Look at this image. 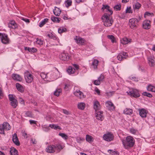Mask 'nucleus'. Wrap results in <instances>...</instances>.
I'll return each instance as SVG.
<instances>
[{
  "label": "nucleus",
  "instance_id": "6e6552de",
  "mask_svg": "<svg viewBox=\"0 0 155 155\" xmlns=\"http://www.w3.org/2000/svg\"><path fill=\"white\" fill-rule=\"evenodd\" d=\"M1 40L2 43L5 44H9L10 42V40L8 38V35L5 34L2 35Z\"/></svg>",
  "mask_w": 155,
  "mask_h": 155
},
{
  "label": "nucleus",
  "instance_id": "2f4dec72",
  "mask_svg": "<svg viewBox=\"0 0 155 155\" xmlns=\"http://www.w3.org/2000/svg\"><path fill=\"white\" fill-rule=\"evenodd\" d=\"M49 127H50L52 129H54V130H57L58 129L59 130H61V128L59 126L57 125L56 124H50L49 125Z\"/></svg>",
  "mask_w": 155,
  "mask_h": 155
},
{
  "label": "nucleus",
  "instance_id": "473e14b6",
  "mask_svg": "<svg viewBox=\"0 0 155 155\" xmlns=\"http://www.w3.org/2000/svg\"><path fill=\"white\" fill-rule=\"evenodd\" d=\"M147 88L148 91L155 92V87L151 84L147 86Z\"/></svg>",
  "mask_w": 155,
  "mask_h": 155
},
{
  "label": "nucleus",
  "instance_id": "4be33fe9",
  "mask_svg": "<svg viewBox=\"0 0 155 155\" xmlns=\"http://www.w3.org/2000/svg\"><path fill=\"white\" fill-rule=\"evenodd\" d=\"M53 12L54 15L57 16H59L61 12V10L59 8L56 7Z\"/></svg>",
  "mask_w": 155,
  "mask_h": 155
},
{
  "label": "nucleus",
  "instance_id": "37998d69",
  "mask_svg": "<svg viewBox=\"0 0 155 155\" xmlns=\"http://www.w3.org/2000/svg\"><path fill=\"white\" fill-rule=\"evenodd\" d=\"M61 92V89H57L54 93V94L57 96H58L59 95V94Z\"/></svg>",
  "mask_w": 155,
  "mask_h": 155
},
{
  "label": "nucleus",
  "instance_id": "a19ab883",
  "mask_svg": "<svg viewBox=\"0 0 155 155\" xmlns=\"http://www.w3.org/2000/svg\"><path fill=\"white\" fill-rule=\"evenodd\" d=\"M58 31L59 33L61 34L62 33L66 32L67 29L63 27H60V28L58 29Z\"/></svg>",
  "mask_w": 155,
  "mask_h": 155
},
{
  "label": "nucleus",
  "instance_id": "dca6fc26",
  "mask_svg": "<svg viewBox=\"0 0 155 155\" xmlns=\"http://www.w3.org/2000/svg\"><path fill=\"white\" fill-rule=\"evenodd\" d=\"M74 94L80 99H81L85 97L83 93L79 90H76L74 93Z\"/></svg>",
  "mask_w": 155,
  "mask_h": 155
},
{
  "label": "nucleus",
  "instance_id": "0eeeda50",
  "mask_svg": "<svg viewBox=\"0 0 155 155\" xmlns=\"http://www.w3.org/2000/svg\"><path fill=\"white\" fill-rule=\"evenodd\" d=\"M103 138L106 141H110L113 140L114 136L112 134L109 133L104 134L103 136Z\"/></svg>",
  "mask_w": 155,
  "mask_h": 155
},
{
  "label": "nucleus",
  "instance_id": "cd10ccee",
  "mask_svg": "<svg viewBox=\"0 0 155 155\" xmlns=\"http://www.w3.org/2000/svg\"><path fill=\"white\" fill-rule=\"evenodd\" d=\"M67 72L70 74H73L75 71V68H73L71 67H69L67 69Z\"/></svg>",
  "mask_w": 155,
  "mask_h": 155
},
{
  "label": "nucleus",
  "instance_id": "c756f323",
  "mask_svg": "<svg viewBox=\"0 0 155 155\" xmlns=\"http://www.w3.org/2000/svg\"><path fill=\"white\" fill-rule=\"evenodd\" d=\"M85 106V104L84 102H80L78 103V108L79 109L83 110L84 109Z\"/></svg>",
  "mask_w": 155,
  "mask_h": 155
},
{
  "label": "nucleus",
  "instance_id": "5fc2aeb1",
  "mask_svg": "<svg viewBox=\"0 0 155 155\" xmlns=\"http://www.w3.org/2000/svg\"><path fill=\"white\" fill-rule=\"evenodd\" d=\"M40 76L44 80L46 79L47 75L44 73H41L40 74Z\"/></svg>",
  "mask_w": 155,
  "mask_h": 155
},
{
  "label": "nucleus",
  "instance_id": "338daca9",
  "mask_svg": "<svg viewBox=\"0 0 155 155\" xmlns=\"http://www.w3.org/2000/svg\"><path fill=\"white\" fill-rule=\"evenodd\" d=\"M19 102L21 104H24V100L21 97H19Z\"/></svg>",
  "mask_w": 155,
  "mask_h": 155
},
{
  "label": "nucleus",
  "instance_id": "20e7f679",
  "mask_svg": "<svg viewBox=\"0 0 155 155\" xmlns=\"http://www.w3.org/2000/svg\"><path fill=\"white\" fill-rule=\"evenodd\" d=\"M127 94L131 97L137 98L140 96L139 91L135 89L131 88L127 91Z\"/></svg>",
  "mask_w": 155,
  "mask_h": 155
},
{
  "label": "nucleus",
  "instance_id": "a18cd8bd",
  "mask_svg": "<svg viewBox=\"0 0 155 155\" xmlns=\"http://www.w3.org/2000/svg\"><path fill=\"white\" fill-rule=\"evenodd\" d=\"M59 135L64 139L66 140L68 138V136L64 133H60Z\"/></svg>",
  "mask_w": 155,
  "mask_h": 155
},
{
  "label": "nucleus",
  "instance_id": "f8f14e48",
  "mask_svg": "<svg viewBox=\"0 0 155 155\" xmlns=\"http://www.w3.org/2000/svg\"><path fill=\"white\" fill-rule=\"evenodd\" d=\"M60 58L64 61L68 60L70 58V56L67 53H63L59 55Z\"/></svg>",
  "mask_w": 155,
  "mask_h": 155
},
{
  "label": "nucleus",
  "instance_id": "f03ea898",
  "mask_svg": "<svg viewBox=\"0 0 155 155\" xmlns=\"http://www.w3.org/2000/svg\"><path fill=\"white\" fill-rule=\"evenodd\" d=\"M64 147L60 144H56L55 145H50L48 146L46 149V151L48 153H53L56 151L59 153L63 149Z\"/></svg>",
  "mask_w": 155,
  "mask_h": 155
},
{
  "label": "nucleus",
  "instance_id": "f3484780",
  "mask_svg": "<svg viewBox=\"0 0 155 155\" xmlns=\"http://www.w3.org/2000/svg\"><path fill=\"white\" fill-rule=\"evenodd\" d=\"M154 58V57L152 56H150L148 58V64L150 67H153L155 65Z\"/></svg>",
  "mask_w": 155,
  "mask_h": 155
},
{
  "label": "nucleus",
  "instance_id": "412c9836",
  "mask_svg": "<svg viewBox=\"0 0 155 155\" xmlns=\"http://www.w3.org/2000/svg\"><path fill=\"white\" fill-rule=\"evenodd\" d=\"M131 39H128L127 38H124L120 40V43L123 45H125L131 42Z\"/></svg>",
  "mask_w": 155,
  "mask_h": 155
},
{
  "label": "nucleus",
  "instance_id": "7ed1b4c3",
  "mask_svg": "<svg viewBox=\"0 0 155 155\" xmlns=\"http://www.w3.org/2000/svg\"><path fill=\"white\" fill-rule=\"evenodd\" d=\"M109 16V15H108L107 13H105L102 17L104 24L105 26H110L113 22L112 18H110Z\"/></svg>",
  "mask_w": 155,
  "mask_h": 155
},
{
  "label": "nucleus",
  "instance_id": "0e129e2a",
  "mask_svg": "<svg viewBox=\"0 0 155 155\" xmlns=\"http://www.w3.org/2000/svg\"><path fill=\"white\" fill-rule=\"evenodd\" d=\"M94 84L96 85H98L100 84H101L100 82L97 79L96 80L94 81Z\"/></svg>",
  "mask_w": 155,
  "mask_h": 155
},
{
  "label": "nucleus",
  "instance_id": "5701e85b",
  "mask_svg": "<svg viewBox=\"0 0 155 155\" xmlns=\"http://www.w3.org/2000/svg\"><path fill=\"white\" fill-rule=\"evenodd\" d=\"M99 61L96 59H94L92 62L91 67L93 68L94 69H96L97 68Z\"/></svg>",
  "mask_w": 155,
  "mask_h": 155
},
{
  "label": "nucleus",
  "instance_id": "f257e3e1",
  "mask_svg": "<svg viewBox=\"0 0 155 155\" xmlns=\"http://www.w3.org/2000/svg\"><path fill=\"white\" fill-rule=\"evenodd\" d=\"M122 141L124 148L127 149L133 147L135 142L134 138L130 136H127L125 139L122 140Z\"/></svg>",
  "mask_w": 155,
  "mask_h": 155
},
{
  "label": "nucleus",
  "instance_id": "393cba45",
  "mask_svg": "<svg viewBox=\"0 0 155 155\" xmlns=\"http://www.w3.org/2000/svg\"><path fill=\"white\" fill-rule=\"evenodd\" d=\"M10 153L11 155H18L17 150L14 147H12L10 149Z\"/></svg>",
  "mask_w": 155,
  "mask_h": 155
},
{
  "label": "nucleus",
  "instance_id": "58836bf2",
  "mask_svg": "<svg viewBox=\"0 0 155 155\" xmlns=\"http://www.w3.org/2000/svg\"><path fill=\"white\" fill-rule=\"evenodd\" d=\"M117 58L119 61H121L124 59H125L126 58L125 57H123L122 54L121 52L118 54L117 56Z\"/></svg>",
  "mask_w": 155,
  "mask_h": 155
},
{
  "label": "nucleus",
  "instance_id": "680f3d73",
  "mask_svg": "<svg viewBox=\"0 0 155 155\" xmlns=\"http://www.w3.org/2000/svg\"><path fill=\"white\" fill-rule=\"evenodd\" d=\"M106 104L110 107H114V105L113 103L110 101H107L106 102Z\"/></svg>",
  "mask_w": 155,
  "mask_h": 155
},
{
  "label": "nucleus",
  "instance_id": "b1692460",
  "mask_svg": "<svg viewBox=\"0 0 155 155\" xmlns=\"http://www.w3.org/2000/svg\"><path fill=\"white\" fill-rule=\"evenodd\" d=\"M16 87L17 89L20 92L22 93L24 91L23 87L19 83H17L16 84Z\"/></svg>",
  "mask_w": 155,
  "mask_h": 155
},
{
  "label": "nucleus",
  "instance_id": "ddd939ff",
  "mask_svg": "<svg viewBox=\"0 0 155 155\" xmlns=\"http://www.w3.org/2000/svg\"><path fill=\"white\" fill-rule=\"evenodd\" d=\"M12 140L13 142L17 146H18L20 145V143L16 134L15 133L12 135Z\"/></svg>",
  "mask_w": 155,
  "mask_h": 155
},
{
  "label": "nucleus",
  "instance_id": "bb28decb",
  "mask_svg": "<svg viewBox=\"0 0 155 155\" xmlns=\"http://www.w3.org/2000/svg\"><path fill=\"white\" fill-rule=\"evenodd\" d=\"M141 6V5L139 2H137L133 5V8L134 10H138Z\"/></svg>",
  "mask_w": 155,
  "mask_h": 155
},
{
  "label": "nucleus",
  "instance_id": "09e8293b",
  "mask_svg": "<svg viewBox=\"0 0 155 155\" xmlns=\"http://www.w3.org/2000/svg\"><path fill=\"white\" fill-rule=\"evenodd\" d=\"M114 9L116 11H120L121 9V5H117L114 7Z\"/></svg>",
  "mask_w": 155,
  "mask_h": 155
},
{
  "label": "nucleus",
  "instance_id": "c9c22d12",
  "mask_svg": "<svg viewBox=\"0 0 155 155\" xmlns=\"http://www.w3.org/2000/svg\"><path fill=\"white\" fill-rule=\"evenodd\" d=\"M41 127L43 130L45 132H48L50 130V128L49 127H50L46 125H42Z\"/></svg>",
  "mask_w": 155,
  "mask_h": 155
},
{
  "label": "nucleus",
  "instance_id": "39448f33",
  "mask_svg": "<svg viewBox=\"0 0 155 155\" xmlns=\"http://www.w3.org/2000/svg\"><path fill=\"white\" fill-rule=\"evenodd\" d=\"M10 127L9 124L7 122H4L3 124L0 125V134H5V130H9Z\"/></svg>",
  "mask_w": 155,
  "mask_h": 155
},
{
  "label": "nucleus",
  "instance_id": "1a4fd4ad",
  "mask_svg": "<svg viewBox=\"0 0 155 155\" xmlns=\"http://www.w3.org/2000/svg\"><path fill=\"white\" fill-rule=\"evenodd\" d=\"M74 39L76 43L80 45H83L84 43L85 40L82 38L76 36Z\"/></svg>",
  "mask_w": 155,
  "mask_h": 155
},
{
  "label": "nucleus",
  "instance_id": "052dcab7",
  "mask_svg": "<svg viewBox=\"0 0 155 155\" xmlns=\"http://www.w3.org/2000/svg\"><path fill=\"white\" fill-rule=\"evenodd\" d=\"M26 116L29 117H32V115L31 114V113L30 111H27L25 113Z\"/></svg>",
  "mask_w": 155,
  "mask_h": 155
},
{
  "label": "nucleus",
  "instance_id": "c85d7f7f",
  "mask_svg": "<svg viewBox=\"0 0 155 155\" xmlns=\"http://www.w3.org/2000/svg\"><path fill=\"white\" fill-rule=\"evenodd\" d=\"M25 50H27L28 51L32 53L36 52L37 51L36 49L34 48H29V47H25Z\"/></svg>",
  "mask_w": 155,
  "mask_h": 155
},
{
  "label": "nucleus",
  "instance_id": "f704fd0d",
  "mask_svg": "<svg viewBox=\"0 0 155 155\" xmlns=\"http://www.w3.org/2000/svg\"><path fill=\"white\" fill-rule=\"evenodd\" d=\"M48 19L47 18L44 19L39 23V26L40 27H42L45 24L48 22Z\"/></svg>",
  "mask_w": 155,
  "mask_h": 155
},
{
  "label": "nucleus",
  "instance_id": "49530a36",
  "mask_svg": "<svg viewBox=\"0 0 155 155\" xmlns=\"http://www.w3.org/2000/svg\"><path fill=\"white\" fill-rule=\"evenodd\" d=\"M143 95L144 96H146L149 97H152V95L149 93L147 92H144L143 93Z\"/></svg>",
  "mask_w": 155,
  "mask_h": 155
},
{
  "label": "nucleus",
  "instance_id": "e433bc0d",
  "mask_svg": "<svg viewBox=\"0 0 155 155\" xmlns=\"http://www.w3.org/2000/svg\"><path fill=\"white\" fill-rule=\"evenodd\" d=\"M56 69H57V73H56L53 72V73H52L51 75V77H52V78L54 79H57V78H58V77L57 75V74H58L59 73V71H58V69L56 68Z\"/></svg>",
  "mask_w": 155,
  "mask_h": 155
},
{
  "label": "nucleus",
  "instance_id": "a211bd4d",
  "mask_svg": "<svg viewBox=\"0 0 155 155\" xmlns=\"http://www.w3.org/2000/svg\"><path fill=\"white\" fill-rule=\"evenodd\" d=\"M150 21L146 20L144 21L143 24V27L145 29H148L150 27Z\"/></svg>",
  "mask_w": 155,
  "mask_h": 155
},
{
  "label": "nucleus",
  "instance_id": "bf43d9fd",
  "mask_svg": "<svg viewBox=\"0 0 155 155\" xmlns=\"http://www.w3.org/2000/svg\"><path fill=\"white\" fill-rule=\"evenodd\" d=\"M109 6L108 5H103V7L102 8V9L104 10L106 9V10H107L109 8Z\"/></svg>",
  "mask_w": 155,
  "mask_h": 155
},
{
  "label": "nucleus",
  "instance_id": "603ef678",
  "mask_svg": "<svg viewBox=\"0 0 155 155\" xmlns=\"http://www.w3.org/2000/svg\"><path fill=\"white\" fill-rule=\"evenodd\" d=\"M66 6L67 7H68L71 6L72 4V1L71 0H67L66 2Z\"/></svg>",
  "mask_w": 155,
  "mask_h": 155
},
{
  "label": "nucleus",
  "instance_id": "4d7b16f0",
  "mask_svg": "<svg viewBox=\"0 0 155 155\" xmlns=\"http://www.w3.org/2000/svg\"><path fill=\"white\" fill-rule=\"evenodd\" d=\"M13 96V94H9L8 95L9 99L10 101L16 100L14 98Z\"/></svg>",
  "mask_w": 155,
  "mask_h": 155
},
{
  "label": "nucleus",
  "instance_id": "72a5a7b5",
  "mask_svg": "<svg viewBox=\"0 0 155 155\" xmlns=\"http://www.w3.org/2000/svg\"><path fill=\"white\" fill-rule=\"evenodd\" d=\"M10 104L14 108H15L18 104V102L17 100L11 101Z\"/></svg>",
  "mask_w": 155,
  "mask_h": 155
},
{
  "label": "nucleus",
  "instance_id": "423d86ee",
  "mask_svg": "<svg viewBox=\"0 0 155 155\" xmlns=\"http://www.w3.org/2000/svg\"><path fill=\"white\" fill-rule=\"evenodd\" d=\"M129 25L131 28H136L137 25V20L136 18H132L129 20Z\"/></svg>",
  "mask_w": 155,
  "mask_h": 155
},
{
  "label": "nucleus",
  "instance_id": "4468645a",
  "mask_svg": "<svg viewBox=\"0 0 155 155\" xmlns=\"http://www.w3.org/2000/svg\"><path fill=\"white\" fill-rule=\"evenodd\" d=\"M12 77L13 80L18 81H21L22 80V78L21 76L20 75L16 74H12Z\"/></svg>",
  "mask_w": 155,
  "mask_h": 155
},
{
  "label": "nucleus",
  "instance_id": "9b49d317",
  "mask_svg": "<svg viewBox=\"0 0 155 155\" xmlns=\"http://www.w3.org/2000/svg\"><path fill=\"white\" fill-rule=\"evenodd\" d=\"M95 114L96 118L101 120H102L104 119V117L103 116V112L101 111H95Z\"/></svg>",
  "mask_w": 155,
  "mask_h": 155
},
{
  "label": "nucleus",
  "instance_id": "3c124183",
  "mask_svg": "<svg viewBox=\"0 0 155 155\" xmlns=\"http://www.w3.org/2000/svg\"><path fill=\"white\" fill-rule=\"evenodd\" d=\"M36 43L37 44L41 45L43 44V41L41 39L37 38Z\"/></svg>",
  "mask_w": 155,
  "mask_h": 155
},
{
  "label": "nucleus",
  "instance_id": "6ab92c4d",
  "mask_svg": "<svg viewBox=\"0 0 155 155\" xmlns=\"http://www.w3.org/2000/svg\"><path fill=\"white\" fill-rule=\"evenodd\" d=\"M25 78L27 83H30L33 80L32 75L31 74H28L25 76Z\"/></svg>",
  "mask_w": 155,
  "mask_h": 155
},
{
  "label": "nucleus",
  "instance_id": "4c0bfd02",
  "mask_svg": "<svg viewBox=\"0 0 155 155\" xmlns=\"http://www.w3.org/2000/svg\"><path fill=\"white\" fill-rule=\"evenodd\" d=\"M86 139L87 141L89 143H91L93 141V139L92 137L88 135H86Z\"/></svg>",
  "mask_w": 155,
  "mask_h": 155
},
{
  "label": "nucleus",
  "instance_id": "ea45409f",
  "mask_svg": "<svg viewBox=\"0 0 155 155\" xmlns=\"http://www.w3.org/2000/svg\"><path fill=\"white\" fill-rule=\"evenodd\" d=\"M107 38L111 40V41L114 43L116 42L114 37L112 35H108Z\"/></svg>",
  "mask_w": 155,
  "mask_h": 155
},
{
  "label": "nucleus",
  "instance_id": "79ce46f5",
  "mask_svg": "<svg viewBox=\"0 0 155 155\" xmlns=\"http://www.w3.org/2000/svg\"><path fill=\"white\" fill-rule=\"evenodd\" d=\"M47 36L49 38L53 39L54 40L56 39V37L54 35H53L52 33H48L47 35Z\"/></svg>",
  "mask_w": 155,
  "mask_h": 155
},
{
  "label": "nucleus",
  "instance_id": "69168bd1",
  "mask_svg": "<svg viewBox=\"0 0 155 155\" xmlns=\"http://www.w3.org/2000/svg\"><path fill=\"white\" fill-rule=\"evenodd\" d=\"M63 112L64 114L66 115H68L70 114L69 112L66 110L63 109Z\"/></svg>",
  "mask_w": 155,
  "mask_h": 155
},
{
  "label": "nucleus",
  "instance_id": "6e6d98bb",
  "mask_svg": "<svg viewBox=\"0 0 155 155\" xmlns=\"http://www.w3.org/2000/svg\"><path fill=\"white\" fill-rule=\"evenodd\" d=\"M146 16H154V14L153 13H150L148 12H146L144 14V17H146Z\"/></svg>",
  "mask_w": 155,
  "mask_h": 155
},
{
  "label": "nucleus",
  "instance_id": "774afa93",
  "mask_svg": "<svg viewBox=\"0 0 155 155\" xmlns=\"http://www.w3.org/2000/svg\"><path fill=\"white\" fill-rule=\"evenodd\" d=\"M130 79L131 80H134L135 81H138V78H137L136 77H130Z\"/></svg>",
  "mask_w": 155,
  "mask_h": 155
},
{
  "label": "nucleus",
  "instance_id": "864d4df0",
  "mask_svg": "<svg viewBox=\"0 0 155 155\" xmlns=\"http://www.w3.org/2000/svg\"><path fill=\"white\" fill-rule=\"evenodd\" d=\"M126 13H132V11L131 9V8L130 7H127L126 10Z\"/></svg>",
  "mask_w": 155,
  "mask_h": 155
},
{
  "label": "nucleus",
  "instance_id": "2eb2a0df",
  "mask_svg": "<svg viewBox=\"0 0 155 155\" xmlns=\"http://www.w3.org/2000/svg\"><path fill=\"white\" fill-rule=\"evenodd\" d=\"M101 105L99 102L97 100L94 101V108L95 110V111L99 110L101 109Z\"/></svg>",
  "mask_w": 155,
  "mask_h": 155
},
{
  "label": "nucleus",
  "instance_id": "a878e982",
  "mask_svg": "<svg viewBox=\"0 0 155 155\" xmlns=\"http://www.w3.org/2000/svg\"><path fill=\"white\" fill-rule=\"evenodd\" d=\"M124 113L126 114L130 115L133 113V110L130 108H126L124 110Z\"/></svg>",
  "mask_w": 155,
  "mask_h": 155
},
{
  "label": "nucleus",
  "instance_id": "e2e57ef3",
  "mask_svg": "<svg viewBox=\"0 0 155 155\" xmlns=\"http://www.w3.org/2000/svg\"><path fill=\"white\" fill-rule=\"evenodd\" d=\"M30 142L31 143L33 144H36L37 142V141L35 139L31 138V139Z\"/></svg>",
  "mask_w": 155,
  "mask_h": 155
},
{
  "label": "nucleus",
  "instance_id": "c03bdc74",
  "mask_svg": "<svg viewBox=\"0 0 155 155\" xmlns=\"http://www.w3.org/2000/svg\"><path fill=\"white\" fill-rule=\"evenodd\" d=\"M77 141L79 143H81V142L84 141V139L81 137H76Z\"/></svg>",
  "mask_w": 155,
  "mask_h": 155
},
{
  "label": "nucleus",
  "instance_id": "8fccbe9b",
  "mask_svg": "<svg viewBox=\"0 0 155 155\" xmlns=\"http://www.w3.org/2000/svg\"><path fill=\"white\" fill-rule=\"evenodd\" d=\"M130 132L134 134H136L138 132L137 130L133 128L130 129Z\"/></svg>",
  "mask_w": 155,
  "mask_h": 155
},
{
  "label": "nucleus",
  "instance_id": "aec40b11",
  "mask_svg": "<svg viewBox=\"0 0 155 155\" xmlns=\"http://www.w3.org/2000/svg\"><path fill=\"white\" fill-rule=\"evenodd\" d=\"M8 26L9 28L12 29H15L17 28V24L14 21H11L8 24Z\"/></svg>",
  "mask_w": 155,
  "mask_h": 155
},
{
  "label": "nucleus",
  "instance_id": "de8ad7c7",
  "mask_svg": "<svg viewBox=\"0 0 155 155\" xmlns=\"http://www.w3.org/2000/svg\"><path fill=\"white\" fill-rule=\"evenodd\" d=\"M109 151H110V152H109L111 153L112 155H119V153L116 151H113L111 150H108V152H109Z\"/></svg>",
  "mask_w": 155,
  "mask_h": 155
},
{
  "label": "nucleus",
  "instance_id": "9d476101",
  "mask_svg": "<svg viewBox=\"0 0 155 155\" xmlns=\"http://www.w3.org/2000/svg\"><path fill=\"white\" fill-rule=\"evenodd\" d=\"M139 114L140 116L142 118H146L147 117L148 111L142 108L139 109Z\"/></svg>",
  "mask_w": 155,
  "mask_h": 155
},
{
  "label": "nucleus",
  "instance_id": "13d9d810",
  "mask_svg": "<svg viewBox=\"0 0 155 155\" xmlns=\"http://www.w3.org/2000/svg\"><path fill=\"white\" fill-rule=\"evenodd\" d=\"M104 78V75L101 74L100 76L98 78V80L101 82L102 81Z\"/></svg>",
  "mask_w": 155,
  "mask_h": 155
},
{
  "label": "nucleus",
  "instance_id": "7c9ffc66",
  "mask_svg": "<svg viewBox=\"0 0 155 155\" xmlns=\"http://www.w3.org/2000/svg\"><path fill=\"white\" fill-rule=\"evenodd\" d=\"M51 20L54 22L59 23L60 21L61 18L55 16H52L51 17Z\"/></svg>",
  "mask_w": 155,
  "mask_h": 155
}]
</instances>
